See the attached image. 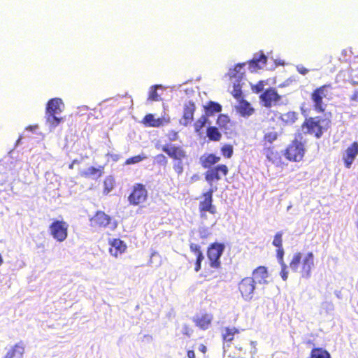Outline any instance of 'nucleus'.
<instances>
[{"instance_id":"f257e3e1","label":"nucleus","mask_w":358,"mask_h":358,"mask_svg":"<svg viewBox=\"0 0 358 358\" xmlns=\"http://www.w3.org/2000/svg\"><path fill=\"white\" fill-rule=\"evenodd\" d=\"M289 267L294 272H299L301 278L308 279L311 271L315 267V257L313 252H308L304 255L301 252L295 253L289 263Z\"/></svg>"},{"instance_id":"f03ea898","label":"nucleus","mask_w":358,"mask_h":358,"mask_svg":"<svg viewBox=\"0 0 358 358\" xmlns=\"http://www.w3.org/2000/svg\"><path fill=\"white\" fill-rule=\"evenodd\" d=\"M49 233L57 242H64L68 237L69 224L63 220H54L49 226Z\"/></svg>"},{"instance_id":"7ed1b4c3","label":"nucleus","mask_w":358,"mask_h":358,"mask_svg":"<svg viewBox=\"0 0 358 358\" xmlns=\"http://www.w3.org/2000/svg\"><path fill=\"white\" fill-rule=\"evenodd\" d=\"M329 125L330 121L328 119L310 118L306 120L303 129H307L308 132L320 138L322 133L327 130Z\"/></svg>"},{"instance_id":"20e7f679","label":"nucleus","mask_w":358,"mask_h":358,"mask_svg":"<svg viewBox=\"0 0 358 358\" xmlns=\"http://www.w3.org/2000/svg\"><path fill=\"white\" fill-rule=\"evenodd\" d=\"M243 65L244 64H238L234 69H230L229 72V76L234 85V90L231 92V94L237 99H238L241 94V81L244 73L242 71Z\"/></svg>"},{"instance_id":"39448f33","label":"nucleus","mask_w":358,"mask_h":358,"mask_svg":"<svg viewBox=\"0 0 358 358\" xmlns=\"http://www.w3.org/2000/svg\"><path fill=\"white\" fill-rule=\"evenodd\" d=\"M328 95V87L322 86L315 90L312 95L311 99L314 103V108L319 112L324 110L325 104L323 102V99Z\"/></svg>"},{"instance_id":"423d86ee","label":"nucleus","mask_w":358,"mask_h":358,"mask_svg":"<svg viewBox=\"0 0 358 358\" xmlns=\"http://www.w3.org/2000/svg\"><path fill=\"white\" fill-rule=\"evenodd\" d=\"M238 288L245 301L251 300L255 289L254 280L252 278L243 279L239 283Z\"/></svg>"},{"instance_id":"0eeeda50","label":"nucleus","mask_w":358,"mask_h":358,"mask_svg":"<svg viewBox=\"0 0 358 358\" xmlns=\"http://www.w3.org/2000/svg\"><path fill=\"white\" fill-rule=\"evenodd\" d=\"M304 155L303 145L299 142H293L287 149L286 156L289 160L301 161Z\"/></svg>"},{"instance_id":"6e6552de","label":"nucleus","mask_w":358,"mask_h":358,"mask_svg":"<svg viewBox=\"0 0 358 358\" xmlns=\"http://www.w3.org/2000/svg\"><path fill=\"white\" fill-rule=\"evenodd\" d=\"M148 196L147 190L142 185H136L132 193L129 196V202L133 205H138L143 203Z\"/></svg>"},{"instance_id":"1a4fd4ad","label":"nucleus","mask_w":358,"mask_h":358,"mask_svg":"<svg viewBox=\"0 0 358 358\" xmlns=\"http://www.w3.org/2000/svg\"><path fill=\"white\" fill-rule=\"evenodd\" d=\"M224 249V245L221 243H214L208 251V257L211 262V266L217 267L220 264V257L222 255Z\"/></svg>"},{"instance_id":"9d476101","label":"nucleus","mask_w":358,"mask_h":358,"mask_svg":"<svg viewBox=\"0 0 358 358\" xmlns=\"http://www.w3.org/2000/svg\"><path fill=\"white\" fill-rule=\"evenodd\" d=\"M109 252L114 257L117 258L123 254L127 250V245L119 238L109 240Z\"/></svg>"},{"instance_id":"9b49d317","label":"nucleus","mask_w":358,"mask_h":358,"mask_svg":"<svg viewBox=\"0 0 358 358\" xmlns=\"http://www.w3.org/2000/svg\"><path fill=\"white\" fill-rule=\"evenodd\" d=\"M228 169L225 165H219L213 169L208 170L206 174V180L210 183L213 180H219L221 179L222 175L226 176Z\"/></svg>"},{"instance_id":"f8f14e48","label":"nucleus","mask_w":358,"mask_h":358,"mask_svg":"<svg viewBox=\"0 0 358 358\" xmlns=\"http://www.w3.org/2000/svg\"><path fill=\"white\" fill-rule=\"evenodd\" d=\"M357 155L358 143L357 142H354L349 148H347L343 156V159L346 168H350Z\"/></svg>"},{"instance_id":"ddd939ff","label":"nucleus","mask_w":358,"mask_h":358,"mask_svg":"<svg viewBox=\"0 0 358 358\" xmlns=\"http://www.w3.org/2000/svg\"><path fill=\"white\" fill-rule=\"evenodd\" d=\"M260 98L264 106L271 107L280 100V96L274 89H268L261 95Z\"/></svg>"},{"instance_id":"4468645a","label":"nucleus","mask_w":358,"mask_h":358,"mask_svg":"<svg viewBox=\"0 0 358 358\" xmlns=\"http://www.w3.org/2000/svg\"><path fill=\"white\" fill-rule=\"evenodd\" d=\"M212 194L213 190H210L203 194V199L199 203L200 211L207 210L213 215L216 213V208L212 204Z\"/></svg>"},{"instance_id":"2eb2a0df","label":"nucleus","mask_w":358,"mask_h":358,"mask_svg":"<svg viewBox=\"0 0 358 358\" xmlns=\"http://www.w3.org/2000/svg\"><path fill=\"white\" fill-rule=\"evenodd\" d=\"M162 150L170 157L176 160H182L186 156L185 152L180 147L167 145H163Z\"/></svg>"},{"instance_id":"dca6fc26","label":"nucleus","mask_w":358,"mask_h":358,"mask_svg":"<svg viewBox=\"0 0 358 358\" xmlns=\"http://www.w3.org/2000/svg\"><path fill=\"white\" fill-rule=\"evenodd\" d=\"M110 217L102 211H99L91 219V224L94 227H106L109 224Z\"/></svg>"},{"instance_id":"f3484780","label":"nucleus","mask_w":358,"mask_h":358,"mask_svg":"<svg viewBox=\"0 0 358 358\" xmlns=\"http://www.w3.org/2000/svg\"><path fill=\"white\" fill-rule=\"evenodd\" d=\"M24 352L25 345L22 341H20L8 350L5 358H22Z\"/></svg>"},{"instance_id":"a211bd4d","label":"nucleus","mask_w":358,"mask_h":358,"mask_svg":"<svg viewBox=\"0 0 358 358\" xmlns=\"http://www.w3.org/2000/svg\"><path fill=\"white\" fill-rule=\"evenodd\" d=\"M194 110V103L189 101L185 105L183 116L180 120V124L187 126L192 121Z\"/></svg>"},{"instance_id":"6ab92c4d","label":"nucleus","mask_w":358,"mask_h":358,"mask_svg":"<svg viewBox=\"0 0 358 358\" xmlns=\"http://www.w3.org/2000/svg\"><path fill=\"white\" fill-rule=\"evenodd\" d=\"M64 108V104L60 99H52L48 101L46 108V114H59Z\"/></svg>"},{"instance_id":"aec40b11","label":"nucleus","mask_w":358,"mask_h":358,"mask_svg":"<svg viewBox=\"0 0 358 358\" xmlns=\"http://www.w3.org/2000/svg\"><path fill=\"white\" fill-rule=\"evenodd\" d=\"M213 320V315L210 314H203L194 317V322L197 327L201 329H207Z\"/></svg>"},{"instance_id":"412c9836","label":"nucleus","mask_w":358,"mask_h":358,"mask_svg":"<svg viewBox=\"0 0 358 358\" xmlns=\"http://www.w3.org/2000/svg\"><path fill=\"white\" fill-rule=\"evenodd\" d=\"M254 282L258 283H267L268 272L264 266H259L253 271Z\"/></svg>"},{"instance_id":"4be33fe9","label":"nucleus","mask_w":358,"mask_h":358,"mask_svg":"<svg viewBox=\"0 0 358 358\" xmlns=\"http://www.w3.org/2000/svg\"><path fill=\"white\" fill-rule=\"evenodd\" d=\"M169 118H155L152 114L147 115L144 118V123L150 127H158L164 123L169 122Z\"/></svg>"},{"instance_id":"5701e85b","label":"nucleus","mask_w":358,"mask_h":358,"mask_svg":"<svg viewBox=\"0 0 358 358\" xmlns=\"http://www.w3.org/2000/svg\"><path fill=\"white\" fill-rule=\"evenodd\" d=\"M103 171L101 167L95 168L90 166L80 171V176L85 178L96 179L102 176Z\"/></svg>"},{"instance_id":"b1692460","label":"nucleus","mask_w":358,"mask_h":358,"mask_svg":"<svg viewBox=\"0 0 358 358\" xmlns=\"http://www.w3.org/2000/svg\"><path fill=\"white\" fill-rule=\"evenodd\" d=\"M266 62V57L264 54L259 56L255 55L253 59L249 64V67L252 71H255L257 69H262Z\"/></svg>"},{"instance_id":"393cba45","label":"nucleus","mask_w":358,"mask_h":358,"mask_svg":"<svg viewBox=\"0 0 358 358\" xmlns=\"http://www.w3.org/2000/svg\"><path fill=\"white\" fill-rule=\"evenodd\" d=\"M220 158L219 157H216L214 155H203L200 158L201 163L202 166L205 168H208L210 166L213 164H216L220 161Z\"/></svg>"},{"instance_id":"a878e982","label":"nucleus","mask_w":358,"mask_h":358,"mask_svg":"<svg viewBox=\"0 0 358 358\" xmlns=\"http://www.w3.org/2000/svg\"><path fill=\"white\" fill-rule=\"evenodd\" d=\"M238 110L243 116H249L252 113V108L248 102L242 101L237 107Z\"/></svg>"},{"instance_id":"bb28decb","label":"nucleus","mask_w":358,"mask_h":358,"mask_svg":"<svg viewBox=\"0 0 358 358\" xmlns=\"http://www.w3.org/2000/svg\"><path fill=\"white\" fill-rule=\"evenodd\" d=\"M310 358H331V355L326 350L314 348L311 351Z\"/></svg>"},{"instance_id":"cd10ccee","label":"nucleus","mask_w":358,"mask_h":358,"mask_svg":"<svg viewBox=\"0 0 358 358\" xmlns=\"http://www.w3.org/2000/svg\"><path fill=\"white\" fill-rule=\"evenodd\" d=\"M207 136L210 140L218 141L220 140L222 134L218 131L217 128L215 127H210L207 129Z\"/></svg>"},{"instance_id":"c85d7f7f","label":"nucleus","mask_w":358,"mask_h":358,"mask_svg":"<svg viewBox=\"0 0 358 358\" xmlns=\"http://www.w3.org/2000/svg\"><path fill=\"white\" fill-rule=\"evenodd\" d=\"M278 136V132L273 129H267L264 131V140L266 142L272 143L277 139Z\"/></svg>"},{"instance_id":"c756f323","label":"nucleus","mask_w":358,"mask_h":358,"mask_svg":"<svg viewBox=\"0 0 358 358\" xmlns=\"http://www.w3.org/2000/svg\"><path fill=\"white\" fill-rule=\"evenodd\" d=\"M238 333L239 331L236 328H225L222 332V337L224 341H231L234 336Z\"/></svg>"},{"instance_id":"7c9ffc66","label":"nucleus","mask_w":358,"mask_h":358,"mask_svg":"<svg viewBox=\"0 0 358 358\" xmlns=\"http://www.w3.org/2000/svg\"><path fill=\"white\" fill-rule=\"evenodd\" d=\"M263 154L271 162H273L277 159V153L273 151V148L271 146H265L263 149Z\"/></svg>"},{"instance_id":"2f4dec72","label":"nucleus","mask_w":358,"mask_h":358,"mask_svg":"<svg viewBox=\"0 0 358 358\" xmlns=\"http://www.w3.org/2000/svg\"><path fill=\"white\" fill-rule=\"evenodd\" d=\"M296 113L292 111L287 112L281 115V119L286 123H294L296 120Z\"/></svg>"},{"instance_id":"473e14b6","label":"nucleus","mask_w":358,"mask_h":358,"mask_svg":"<svg viewBox=\"0 0 358 358\" xmlns=\"http://www.w3.org/2000/svg\"><path fill=\"white\" fill-rule=\"evenodd\" d=\"M47 115V121L49 122L53 127L57 126L62 120V118H59L57 115L53 114H46Z\"/></svg>"},{"instance_id":"72a5a7b5","label":"nucleus","mask_w":358,"mask_h":358,"mask_svg":"<svg viewBox=\"0 0 358 358\" xmlns=\"http://www.w3.org/2000/svg\"><path fill=\"white\" fill-rule=\"evenodd\" d=\"M114 180L111 177H108L104 180V193H109L113 188Z\"/></svg>"},{"instance_id":"f704fd0d","label":"nucleus","mask_w":358,"mask_h":358,"mask_svg":"<svg viewBox=\"0 0 358 358\" xmlns=\"http://www.w3.org/2000/svg\"><path fill=\"white\" fill-rule=\"evenodd\" d=\"M207 122L206 116H201L194 124V129L196 132H199L200 130L204 127Z\"/></svg>"},{"instance_id":"c9c22d12","label":"nucleus","mask_w":358,"mask_h":358,"mask_svg":"<svg viewBox=\"0 0 358 358\" xmlns=\"http://www.w3.org/2000/svg\"><path fill=\"white\" fill-rule=\"evenodd\" d=\"M161 87V85H155L151 87L148 99L152 101H158L159 95L157 92V89L160 88Z\"/></svg>"},{"instance_id":"e433bc0d","label":"nucleus","mask_w":358,"mask_h":358,"mask_svg":"<svg viewBox=\"0 0 358 358\" xmlns=\"http://www.w3.org/2000/svg\"><path fill=\"white\" fill-rule=\"evenodd\" d=\"M272 244L276 248L282 247V233L278 232L274 236Z\"/></svg>"},{"instance_id":"4c0bfd02","label":"nucleus","mask_w":358,"mask_h":358,"mask_svg":"<svg viewBox=\"0 0 358 358\" xmlns=\"http://www.w3.org/2000/svg\"><path fill=\"white\" fill-rule=\"evenodd\" d=\"M221 110V106L218 103L210 102L207 107V113H213L214 112H220Z\"/></svg>"},{"instance_id":"58836bf2","label":"nucleus","mask_w":358,"mask_h":358,"mask_svg":"<svg viewBox=\"0 0 358 358\" xmlns=\"http://www.w3.org/2000/svg\"><path fill=\"white\" fill-rule=\"evenodd\" d=\"M222 153L228 158L231 157L233 154V147L230 145H224L222 148Z\"/></svg>"},{"instance_id":"ea45409f","label":"nucleus","mask_w":358,"mask_h":358,"mask_svg":"<svg viewBox=\"0 0 358 358\" xmlns=\"http://www.w3.org/2000/svg\"><path fill=\"white\" fill-rule=\"evenodd\" d=\"M146 159V156L145 155H137L127 159L125 164H131L140 162L141 160Z\"/></svg>"},{"instance_id":"a19ab883","label":"nucleus","mask_w":358,"mask_h":358,"mask_svg":"<svg viewBox=\"0 0 358 358\" xmlns=\"http://www.w3.org/2000/svg\"><path fill=\"white\" fill-rule=\"evenodd\" d=\"M229 122V118L227 116L224 115H220L217 118V124L220 127H224L226 124Z\"/></svg>"},{"instance_id":"79ce46f5","label":"nucleus","mask_w":358,"mask_h":358,"mask_svg":"<svg viewBox=\"0 0 358 358\" xmlns=\"http://www.w3.org/2000/svg\"><path fill=\"white\" fill-rule=\"evenodd\" d=\"M282 271L280 272L281 278L283 280H286L288 277V272L287 271V265L284 263V262H281Z\"/></svg>"},{"instance_id":"37998d69","label":"nucleus","mask_w":358,"mask_h":358,"mask_svg":"<svg viewBox=\"0 0 358 358\" xmlns=\"http://www.w3.org/2000/svg\"><path fill=\"white\" fill-rule=\"evenodd\" d=\"M264 87V82L260 81L256 85L252 86V90L255 92H259L263 90Z\"/></svg>"},{"instance_id":"c03bdc74","label":"nucleus","mask_w":358,"mask_h":358,"mask_svg":"<svg viewBox=\"0 0 358 358\" xmlns=\"http://www.w3.org/2000/svg\"><path fill=\"white\" fill-rule=\"evenodd\" d=\"M199 234L201 238H206L210 234V232L208 229L203 227L199 229Z\"/></svg>"},{"instance_id":"a18cd8bd","label":"nucleus","mask_w":358,"mask_h":358,"mask_svg":"<svg viewBox=\"0 0 358 358\" xmlns=\"http://www.w3.org/2000/svg\"><path fill=\"white\" fill-rule=\"evenodd\" d=\"M283 255H284V250L282 247L278 248L277 250V257L279 259V263L281 264V262H283Z\"/></svg>"},{"instance_id":"49530a36","label":"nucleus","mask_w":358,"mask_h":358,"mask_svg":"<svg viewBox=\"0 0 358 358\" xmlns=\"http://www.w3.org/2000/svg\"><path fill=\"white\" fill-rule=\"evenodd\" d=\"M168 136L170 141H176L178 138V133L175 131H171L169 133Z\"/></svg>"},{"instance_id":"de8ad7c7","label":"nucleus","mask_w":358,"mask_h":358,"mask_svg":"<svg viewBox=\"0 0 358 358\" xmlns=\"http://www.w3.org/2000/svg\"><path fill=\"white\" fill-rule=\"evenodd\" d=\"M296 69L297 71L302 75H306L308 72V70L302 66H297Z\"/></svg>"},{"instance_id":"09e8293b","label":"nucleus","mask_w":358,"mask_h":358,"mask_svg":"<svg viewBox=\"0 0 358 358\" xmlns=\"http://www.w3.org/2000/svg\"><path fill=\"white\" fill-rule=\"evenodd\" d=\"M192 329H189V328L187 326H186V325H185V326H184L183 329H182V333H183L184 334H186V335H187V336H189L192 334Z\"/></svg>"},{"instance_id":"8fccbe9b","label":"nucleus","mask_w":358,"mask_h":358,"mask_svg":"<svg viewBox=\"0 0 358 358\" xmlns=\"http://www.w3.org/2000/svg\"><path fill=\"white\" fill-rule=\"evenodd\" d=\"M250 345L252 346V351L251 354L255 355L257 352V342L255 341H251Z\"/></svg>"},{"instance_id":"3c124183","label":"nucleus","mask_w":358,"mask_h":358,"mask_svg":"<svg viewBox=\"0 0 358 358\" xmlns=\"http://www.w3.org/2000/svg\"><path fill=\"white\" fill-rule=\"evenodd\" d=\"M190 249L192 251L194 252L195 254H196L198 252V251H200L199 247L196 244H191Z\"/></svg>"},{"instance_id":"603ef678","label":"nucleus","mask_w":358,"mask_h":358,"mask_svg":"<svg viewBox=\"0 0 358 358\" xmlns=\"http://www.w3.org/2000/svg\"><path fill=\"white\" fill-rule=\"evenodd\" d=\"M196 262H199L201 264V262L203 259V256L201 251H198V252L196 254Z\"/></svg>"},{"instance_id":"864d4df0","label":"nucleus","mask_w":358,"mask_h":358,"mask_svg":"<svg viewBox=\"0 0 358 358\" xmlns=\"http://www.w3.org/2000/svg\"><path fill=\"white\" fill-rule=\"evenodd\" d=\"M182 166L181 165L180 163L178 164L176 166V171L178 173H181L182 172Z\"/></svg>"},{"instance_id":"5fc2aeb1","label":"nucleus","mask_w":358,"mask_h":358,"mask_svg":"<svg viewBox=\"0 0 358 358\" xmlns=\"http://www.w3.org/2000/svg\"><path fill=\"white\" fill-rule=\"evenodd\" d=\"M207 210H204V211H200V213H201V217L202 220H206L208 216H207Z\"/></svg>"},{"instance_id":"6e6d98bb","label":"nucleus","mask_w":358,"mask_h":358,"mask_svg":"<svg viewBox=\"0 0 358 358\" xmlns=\"http://www.w3.org/2000/svg\"><path fill=\"white\" fill-rule=\"evenodd\" d=\"M187 357L188 358H195V353L193 350L187 351Z\"/></svg>"},{"instance_id":"4d7b16f0","label":"nucleus","mask_w":358,"mask_h":358,"mask_svg":"<svg viewBox=\"0 0 358 358\" xmlns=\"http://www.w3.org/2000/svg\"><path fill=\"white\" fill-rule=\"evenodd\" d=\"M38 128L37 125L29 126L26 128V130L33 131Z\"/></svg>"},{"instance_id":"13d9d810","label":"nucleus","mask_w":358,"mask_h":358,"mask_svg":"<svg viewBox=\"0 0 358 358\" xmlns=\"http://www.w3.org/2000/svg\"><path fill=\"white\" fill-rule=\"evenodd\" d=\"M199 350H200L201 352H202L203 353H205V352H206V347L205 345H201L199 346Z\"/></svg>"},{"instance_id":"bf43d9fd","label":"nucleus","mask_w":358,"mask_h":358,"mask_svg":"<svg viewBox=\"0 0 358 358\" xmlns=\"http://www.w3.org/2000/svg\"><path fill=\"white\" fill-rule=\"evenodd\" d=\"M201 268V264L199 262H196V266H195V271L196 272H198Z\"/></svg>"},{"instance_id":"052dcab7","label":"nucleus","mask_w":358,"mask_h":358,"mask_svg":"<svg viewBox=\"0 0 358 358\" xmlns=\"http://www.w3.org/2000/svg\"><path fill=\"white\" fill-rule=\"evenodd\" d=\"M77 162L76 160H74L73 161V162L69 165V169H73V166H74V164Z\"/></svg>"},{"instance_id":"680f3d73","label":"nucleus","mask_w":358,"mask_h":358,"mask_svg":"<svg viewBox=\"0 0 358 358\" xmlns=\"http://www.w3.org/2000/svg\"><path fill=\"white\" fill-rule=\"evenodd\" d=\"M157 158H162V159H166V158H165V157H164L163 155H158V156H157Z\"/></svg>"},{"instance_id":"e2e57ef3","label":"nucleus","mask_w":358,"mask_h":358,"mask_svg":"<svg viewBox=\"0 0 358 358\" xmlns=\"http://www.w3.org/2000/svg\"><path fill=\"white\" fill-rule=\"evenodd\" d=\"M215 224H216V220H213V222H212L211 226H212V227H213V226H215Z\"/></svg>"},{"instance_id":"0e129e2a","label":"nucleus","mask_w":358,"mask_h":358,"mask_svg":"<svg viewBox=\"0 0 358 358\" xmlns=\"http://www.w3.org/2000/svg\"><path fill=\"white\" fill-rule=\"evenodd\" d=\"M20 140H21V138H20L18 139V141H17V143H19V142L20 141Z\"/></svg>"},{"instance_id":"69168bd1","label":"nucleus","mask_w":358,"mask_h":358,"mask_svg":"<svg viewBox=\"0 0 358 358\" xmlns=\"http://www.w3.org/2000/svg\"><path fill=\"white\" fill-rule=\"evenodd\" d=\"M357 227H358V222H357Z\"/></svg>"}]
</instances>
